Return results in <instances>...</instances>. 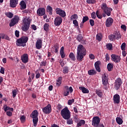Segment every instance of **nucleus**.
<instances>
[{
  "label": "nucleus",
  "mask_w": 127,
  "mask_h": 127,
  "mask_svg": "<svg viewBox=\"0 0 127 127\" xmlns=\"http://www.w3.org/2000/svg\"><path fill=\"white\" fill-rule=\"evenodd\" d=\"M86 55H87L86 48L82 45H78L76 53V60L77 61L82 62Z\"/></svg>",
  "instance_id": "nucleus-1"
},
{
  "label": "nucleus",
  "mask_w": 127,
  "mask_h": 127,
  "mask_svg": "<svg viewBox=\"0 0 127 127\" xmlns=\"http://www.w3.org/2000/svg\"><path fill=\"white\" fill-rule=\"evenodd\" d=\"M27 41H28V37L22 36L16 41V44L17 46L24 47L26 46Z\"/></svg>",
  "instance_id": "nucleus-2"
},
{
  "label": "nucleus",
  "mask_w": 127,
  "mask_h": 127,
  "mask_svg": "<svg viewBox=\"0 0 127 127\" xmlns=\"http://www.w3.org/2000/svg\"><path fill=\"white\" fill-rule=\"evenodd\" d=\"M24 25L22 26L21 29L24 32H27V30L30 27V23H31V19L30 18H24L23 20Z\"/></svg>",
  "instance_id": "nucleus-3"
},
{
  "label": "nucleus",
  "mask_w": 127,
  "mask_h": 127,
  "mask_svg": "<svg viewBox=\"0 0 127 127\" xmlns=\"http://www.w3.org/2000/svg\"><path fill=\"white\" fill-rule=\"evenodd\" d=\"M61 115L64 120H69L71 118V112L67 107H65L61 111Z\"/></svg>",
  "instance_id": "nucleus-4"
},
{
  "label": "nucleus",
  "mask_w": 127,
  "mask_h": 127,
  "mask_svg": "<svg viewBox=\"0 0 127 127\" xmlns=\"http://www.w3.org/2000/svg\"><path fill=\"white\" fill-rule=\"evenodd\" d=\"M30 117L33 119L34 127H36L37 126V123H38V112H37V110L33 111L30 115Z\"/></svg>",
  "instance_id": "nucleus-5"
},
{
  "label": "nucleus",
  "mask_w": 127,
  "mask_h": 127,
  "mask_svg": "<svg viewBox=\"0 0 127 127\" xmlns=\"http://www.w3.org/2000/svg\"><path fill=\"white\" fill-rule=\"evenodd\" d=\"M101 8L104 12V13L108 16H111V13L113 11V8L108 7V5L106 3H103L101 5Z\"/></svg>",
  "instance_id": "nucleus-6"
},
{
  "label": "nucleus",
  "mask_w": 127,
  "mask_h": 127,
  "mask_svg": "<svg viewBox=\"0 0 127 127\" xmlns=\"http://www.w3.org/2000/svg\"><path fill=\"white\" fill-rule=\"evenodd\" d=\"M102 84L105 90H108V86H109V82H108V78L107 77V74L104 73L102 77Z\"/></svg>",
  "instance_id": "nucleus-7"
},
{
  "label": "nucleus",
  "mask_w": 127,
  "mask_h": 127,
  "mask_svg": "<svg viewBox=\"0 0 127 127\" xmlns=\"http://www.w3.org/2000/svg\"><path fill=\"white\" fill-rule=\"evenodd\" d=\"M18 21H19V16L18 15H14V17L11 19L9 24L10 27L14 26L15 24L18 23Z\"/></svg>",
  "instance_id": "nucleus-8"
},
{
  "label": "nucleus",
  "mask_w": 127,
  "mask_h": 127,
  "mask_svg": "<svg viewBox=\"0 0 127 127\" xmlns=\"http://www.w3.org/2000/svg\"><path fill=\"white\" fill-rule=\"evenodd\" d=\"M122 84H123V80L120 77L116 79L115 82L114 83V88L117 90H119L120 88H121V86H122Z\"/></svg>",
  "instance_id": "nucleus-9"
},
{
  "label": "nucleus",
  "mask_w": 127,
  "mask_h": 127,
  "mask_svg": "<svg viewBox=\"0 0 127 127\" xmlns=\"http://www.w3.org/2000/svg\"><path fill=\"white\" fill-rule=\"evenodd\" d=\"M64 95L65 97H67V96H69V93H71L73 92V88H72V86L69 88L68 86H64Z\"/></svg>",
  "instance_id": "nucleus-10"
},
{
  "label": "nucleus",
  "mask_w": 127,
  "mask_h": 127,
  "mask_svg": "<svg viewBox=\"0 0 127 127\" xmlns=\"http://www.w3.org/2000/svg\"><path fill=\"white\" fill-rule=\"evenodd\" d=\"M101 122V119L98 116L93 117L92 121V125L94 126V127H99L100 125V122Z\"/></svg>",
  "instance_id": "nucleus-11"
},
{
  "label": "nucleus",
  "mask_w": 127,
  "mask_h": 127,
  "mask_svg": "<svg viewBox=\"0 0 127 127\" xmlns=\"http://www.w3.org/2000/svg\"><path fill=\"white\" fill-rule=\"evenodd\" d=\"M56 12L57 14H59V15L61 16V17L64 18L65 16H66V12H65V11L60 8H56Z\"/></svg>",
  "instance_id": "nucleus-12"
},
{
  "label": "nucleus",
  "mask_w": 127,
  "mask_h": 127,
  "mask_svg": "<svg viewBox=\"0 0 127 127\" xmlns=\"http://www.w3.org/2000/svg\"><path fill=\"white\" fill-rule=\"evenodd\" d=\"M43 112L44 114L48 115L52 111V108H51V105L48 104L47 106L43 108Z\"/></svg>",
  "instance_id": "nucleus-13"
},
{
  "label": "nucleus",
  "mask_w": 127,
  "mask_h": 127,
  "mask_svg": "<svg viewBox=\"0 0 127 127\" xmlns=\"http://www.w3.org/2000/svg\"><path fill=\"white\" fill-rule=\"evenodd\" d=\"M111 59L115 63H120L122 59L120 56L113 54L111 55Z\"/></svg>",
  "instance_id": "nucleus-14"
},
{
  "label": "nucleus",
  "mask_w": 127,
  "mask_h": 127,
  "mask_svg": "<svg viewBox=\"0 0 127 127\" xmlns=\"http://www.w3.org/2000/svg\"><path fill=\"white\" fill-rule=\"evenodd\" d=\"M46 12V10H45V8L44 7H40L37 10V14L38 16H43L45 15Z\"/></svg>",
  "instance_id": "nucleus-15"
},
{
  "label": "nucleus",
  "mask_w": 127,
  "mask_h": 127,
  "mask_svg": "<svg viewBox=\"0 0 127 127\" xmlns=\"http://www.w3.org/2000/svg\"><path fill=\"white\" fill-rule=\"evenodd\" d=\"M62 23V17L60 16H57L54 20V24L56 26H60Z\"/></svg>",
  "instance_id": "nucleus-16"
},
{
  "label": "nucleus",
  "mask_w": 127,
  "mask_h": 127,
  "mask_svg": "<svg viewBox=\"0 0 127 127\" xmlns=\"http://www.w3.org/2000/svg\"><path fill=\"white\" fill-rule=\"evenodd\" d=\"M113 23H114V19L111 17H109L107 19L106 21V26L107 27H111L112 25H113Z\"/></svg>",
  "instance_id": "nucleus-17"
},
{
  "label": "nucleus",
  "mask_w": 127,
  "mask_h": 127,
  "mask_svg": "<svg viewBox=\"0 0 127 127\" xmlns=\"http://www.w3.org/2000/svg\"><path fill=\"white\" fill-rule=\"evenodd\" d=\"M21 60L23 63L26 64L28 62V55L24 54L21 56Z\"/></svg>",
  "instance_id": "nucleus-18"
},
{
  "label": "nucleus",
  "mask_w": 127,
  "mask_h": 127,
  "mask_svg": "<svg viewBox=\"0 0 127 127\" xmlns=\"http://www.w3.org/2000/svg\"><path fill=\"white\" fill-rule=\"evenodd\" d=\"M120 100H121V97H120V95L117 94L114 95L113 101H114V104H120Z\"/></svg>",
  "instance_id": "nucleus-19"
},
{
  "label": "nucleus",
  "mask_w": 127,
  "mask_h": 127,
  "mask_svg": "<svg viewBox=\"0 0 127 127\" xmlns=\"http://www.w3.org/2000/svg\"><path fill=\"white\" fill-rule=\"evenodd\" d=\"M36 48L37 49H41L42 48V40L38 39L36 43Z\"/></svg>",
  "instance_id": "nucleus-20"
},
{
  "label": "nucleus",
  "mask_w": 127,
  "mask_h": 127,
  "mask_svg": "<svg viewBox=\"0 0 127 127\" xmlns=\"http://www.w3.org/2000/svg\"><path fill=\"white\" fill-rule=\"evenodd\" d=\"M18 4V0H10V6L11 7H16Z\"/></svg>",
  "instance_id": "nucleus-21"
},
{
  "label": "nucleus",
  "mask_w": 127,
  "mask_h": 127,
  "mask_svg": "<svg viewBox=\"0 0 127 127\" xmlns=\"http://www.w3.org/2000/svg\"><path fill=\"white\" fill-rule=\"evenodd\" d=\"M100 65H101V62L99 61H97L94 64L95 69L97 72H101V67H100Z\"/></svg>",
  "instance_id": "nucleus-22"
},
{
  "label": "nucleus",
  "mask_w": 127,
  "mask_h": 127,
  "mask_svg": "<svg viewBox=\"0 0 127 127\" xmlns=\"http://www.w3.org/2000/svg\"><path fill=\"white\" fill-rule=\"evenodd\" d=\"M79 90H81V92L83 93V94H89V89H87L85 87L80 86L79 87Z\"/></svg>",
  "instance_id": "nucleus-23"
},
{
  "label": "nucleus",
  "mask_w": 127,
  "mask_h": 127,
  "mask_svg": "<svg viewBox=\"0 0 127 127\" xmlns=\"http://www.w3.org/2000/svg\"><path fill=\"white\" fill-rule=\"evenodd\" d=\"M47 11L49 13L50 15H52V11H53V8L51 6L48 5L47 7Z\"/></svg>",
  "instance_id": "nucleus-24"
},
{
  "label": "nucleus",
  "mask_w": 127,
  "mask_h": 127,
  "mask_svg": "<svg viewBox=\"0 0 127 127\" xmlns=\"http://www.w3.org/2000/svg\"><path fill=\"white\" fill-rule=\"evenodd\" d=\"M60 54L62 58H65V56H66V55H65V53H64V47H62L60 50Z\"/></svg>",
  "instance_id": "nucleus-25"
},
{
  "label": "nucleus",
  "mask_w": 127,
  "mask_h": 127,
  "mask_svg": "<svg viewBox=\"0 0 127 127\" xmlns=\"http://www.w3.org/2000/svg\"><path fill=\"white\" fill-rule=\"evenodd\" d=\"M88 74L90 76H93V75H96L97 74V71L95 69H90L88 71Z\"/></svg>",
  "instance_id": "nucleus-26"
},
{
  "label": "nucleus",
  "mask_w": 127,
  "mask_h": 127,
  "mask_svg": "<svg viewBox=\"0 0 127 127\" xmlns=\"http://www.w3.org/2000/svg\"><path fill=\"white\" fill-rule=\"evenodd\" d=\"M102 39H103V35L101 33H98L96 35V40L98 41H102Z\"/></svg>",
  "instance_id": "nucleus-27"
},
{
  "label": "nucleus",
  "mask_w": 127,
  "mask_h": 127,
  "mask_svg": "<svg viewBox=\"0 0 127 127\" xmlns=\"http://www.w3.org/2000/svg\"><path fill=\"white\" fill-rule=\"evenodd\" d=\"M107 69L109 72H111L114 69V64L109 63L107 65Z\"/></svg>",
  "instance_id": "nucleus-28"
},
{
  "label": "nucleus",
  "mask_w": 127,
  "mask_h": 127,
  "mask_svg": "<svg viewBox=\"0 0 127 127\" xmlns=\"http://www.w3.org/2000/svg\"><path fill=\"white\" fill-rule=\"evenodd\" d=\"M86 124V121L84 120H81L78 123H77V127H82V126H84Z\"/></svg>",
  "instance_id": "nucleus-29"
},
{
  "label": "nucleus",
  "mask_w": 127,
  "mask_h": 127,
  "mask_svg": "<svg viewBox=\"0 0 127 127\" xmlns=\"http://www.w3.org/2000/svg\"><path fill=\"white\" fill-rule=\"evenodd\" d=\"M69 57L72 61H75L76 60V57L75 56V55H74V53H70L69 54Z\"/></svg>",
  "instance_id": "nucleus-30"
},
{
  "label": "nucleus",
  "mask_w": 127,
  "mask_h": 127,
  "mask_svg": "<svg viewBox=\"0 0 127 127\" xmlns=\"http://www.w3.org/2000/svg\"><path fill=\"white\" fill-rule=\"evenodd\" d=\"M61 84H62V76L59 77L58 80L57 81L56 85L57 87H59Z\"/></svg>",
  "instance_id": "nucleus-31"
},
{
  "label": "nucleus",
  "mask_w": 127,
  "mask_h": 127,
  "mask_svg": "<svg viewBox=\"0 0 127 127\" xmlns=\"http://www.w3.org/2000/svg\"><path fill=\"white\" fill-rule=\"evenodd\" d=\"M114 35L115 36V39H117V40H119V39L122 38V35H121L120 32H115V33H114Z\"/></svg>",
  "instance_id": "nucleus-32"
},
{
  "label": "nucleus",
  "mask_w": 127,
  "mask_h": 127,
  "mask_svg": "<svg viewBox=\"0 0 127 127\" xmlns=\"http://www.w3.org/2000/svg\"><path fill=\"white\" fill-rule=\"evenodd\" d=\"M20 5H21L22 9H25V8H26V3L23 0L21 1L20 3Z\"/></svg>",
  "instance_id": "nucleus-33"
},
{
  "label": "nucleus",
  "mask_w": 127,
  "mask_h": 127,
  "mask_svg": "<svg viewBox=\"0 0 127 127\" xmlns=\"http://www.w3.org/2000/svg\"><path fill=\"white\" fill-rule=\"evenodd\" d=\"M96 94L100 98H102L103 96V92L101 90H96Z\"/></svg>",
  "instance_id": "nucleus-34"
},
{
  "label": "nucleus",
  "mask_w": 127,
  "mask_h": 127,
  "mask_svg": "<svg viewBox=\"0 0 127 127\" xmlns=\"http://www.w3.org/2000/svg\"><path fill=\"white\" fill-rule=\"evenodd\" d=\"M96 16L99 19H102L103 18V15L100 13V10H98L96 12Z\"/></svg>",
  "instance_id": "nucleus-35"
},
{
  "label": "nucleus",
  "mask_w": 127,
  "mask_h": 127,
  "mask_svg": "<svg viewBox=\"0 0 127 127\" xmlns=\"http://www.w3.org/2000/svg\"><path fill=\"white\" fill-rule=\"evenodd\" d=\"M53 49L54 50V52L55 53H58V51H59V46L58 45H55L53 46Z\"/></svg>",
  "instance_id": "nucleus-36"
},
{
  "label": "nucleus",
  "mask_w": 127,
  "mask_h": 127,
  "mask_svg": "<svg viewBox=\"0 0 127 127\" xmlns=\"http://www.w3.org/2000/svg\"><path fill=\"white\" fill-rule=\"evenodd\" d=\"M44 30L45 31H46V32H48V31L49 30V24H48V23H45L44 25Z\"/></svg>",
  "instance_id": "nucleus-37"
},
{
  "label": "nucleus",
  "mask_w": 127,
  "mask_h": 127,
  "mask_svg": "<svg viewBox=\"0 0 127 127\" xmlns=\"http://www.w3.org/2000/svg\"><path fill=\"white\" fill-rule=\"evenodd\" d=\"M5 14L6 16L9 18H12V17H13V14L10 12H6Z\"/></svg>",
  "instance_id": "nucleus-38"
},
{
  "label": "nucleus",
  "mask_w": 127,
  "mask_h": 127,
  "mask_svg": "<svg viewBox=\"0 0 127 127\" xmlns=\"http://www.w3.org/2000/svg\"><path fill=\"white\" fill-rule=\"evenodd\" d=\"M116 122L118 125H122L123 124V119L120 117L116 118Z\"/></svg>",
  "instance_id": "nucleus-39"
},
{
  "label": "nucleus",
  "mask_w": 127,
  "mask_h": 127,
  "mask_svg": "<svg viewBox=\"0 0 127 127\" xmlns=\"http://www.w3.org/2000/svg\"><path fill=\"white\" fill-rule=\"evenodd\" d=\"M63 73H64V74H67V73H69V67H68V66H64L63 70Z\"/></svg>",
  "instance_id": "nucleus-40"
},
{
  "label": "nucleus",
  "mask_w": 127,
  "mask_h": 127,
  "mask_svg": "<svg viewBox=\"0 0 127 127\" xmlns=\"http://www.w3.org/2000/svg\"><path fill=\"white\" fill-rule=\"evenodd\" d=\"M106 48L108 50H112L113 49V45L111 43H108L106 44Z\"/></svg>",
  "instance_id": "nucleus-41"
},
{
  "label": "nucleus",
  "mask_w": 127,
  "mask_h": 127,
  "mask_svg": "<svg viewBox=\"0 0 127 127\" xmlns=\"http://www.w3.org/2000/svg\"><path fill=\"white\" fill-rule=\"evenodd\" d=\"M109 39L110 40H111V41H114V40H116L115 33L114 34H111L109 36Z\"/></svg>",
  "instance_id": "nucleus-42"
},
{
  "label": "nucleus",
  "mask_w": 127,
  "mask_h": 127,
  "mask_svg": "<svg viewBox=\"0 0 127 127\" xmlns=\"http://www.w3.org/2000/svg\"><path fill=\"white\" fill-rule=\"evenodd\" d=\"M89 20V17L88 16H83L82 18V23H85V22H87Z\"/></svg>",
  "instance_id": "nucleus-43"
},
{
  "label": "nucleus",
  "mask_w": 127,
  "mask_h": 127,
  "mask_svg": "<svg viewBox=\"0 0 127 127\" xmlns=\"http://www.w3.org/2000/svg\"><path fill=\"white\" fill-rule=\"evenodd\" d=\"M78 15H77V14H74L70 17V19L71 20H73V19L76 20L78 18Z\"/></svg>",
  "instance_id": "nucleus-44"
},
{
  "label": "nucleus",
  "mask_w": 127,
  "mask_h": 127,
  "mask_svg": "<svg viewBox=\"0 0 127 127\" xmlns=\"http://www.w3.org/2000/svg\"><path fill=\"white\" fill-rule=\"evenodd\" d=\"M74 102L75 100L74 99H69L67 101V105H68L69 106H71V105H72V104H73V103H74Z\"/></svg>",
  "instance_id": "nucleus-45"
},
{
  "label": "nucleus",
  "mask_w": 127,
  "mask_h": 127,
  "mask_svg": "<svg viewBox=\"0 0 127 127\" xmlns=\"http://www.w3.org/2000/svg\"><path fill=\"white\" fill-rule=\"evenodd\" d=\"M86 2L89 4H94L96 2V0H87Z\"/></svg>",
  "instance_id": "nucleus-46"
},
{
  "label": "nucleus",
  "mask_w": 127,
  "mask_h": 127,
  "mask_svg": "<svg viewBox=\"0 0 127 127\" xmlns=\"http://www.w3.org/2000/svg\"><path fill=\"white\" fill-rule=\"evenodd\" d=\"M66 120H67L66 124L67 125H73V120H72V119H68Z\"/></svg>",
  "instance_id": "nucleus-47"
},
{
  "label": "nucleus",
  "mask_w": 127,
  "mask_h": 127,
  "mask_svg": "<svg viewBox=\"0 0 127 127\" xmlns=\"http://www.w3.org/2000/svg\"><path fill=\"white\" fill-rule=\"evenodd\" d=\"M12 93L13 98H15V97H16V95H17V91L16 90L14 89V90H12Z\"/></svg>",
  "instance_id": "nucleus-48"
},
{
  "label": "nucleus",
  "mask_w": 127,
  "mask_h": 127,
  "mask_svg": "<svg viewBox=\"0 0 127 127\" xmlns=\"http://www.w3.org/2000/svg\"><path fill=\"white\" fill-rule=\"evenodd\" d=\"M73 24H74V26H76V27H79V23L77 20H74L73 21Z\"/></svg>",
  "instance_id": "nucleus-49"
},
{
  "label": "nucleus",
  "mask_w": 127,
  "mask_h": 127,
  "mask_svg": "<svg viewBox=\"0 0 127 127\" xmlns=\"http://www.w3.org/2000/svg\"><path fill=\"white\" fill-rule=\"evenodd\" d=\"M63 107L62 105L60 104H59L57 106V109L59 111V112H60L61 110L63 109Z\"/></svg>",
  "instance_id": "nucleus-50"
},
{
  "label": "nucleus",
  "mask_w": 127,
  "mask_h": 127,
  "mask_svg": "<svg viewBox=\"0 0 127 127\" xmlns=\"http://www.w3.org/2000/svg\"><path fill=\"white\" fill-rule=\"evenodd\" d=\"M82 39H83V36H82V35L81 34L78 35L77 38V40H78V41L80 42Z\"/></svg>",
  "instance_id": "nucleus-51"
},
{
  "label": "nucleus",
  "mask_w": 127,
  "mask_h": 127,
  "mask_svg": "<svg viewBox=\"0 0 127 127\" xmlns=\"http://www.w3.org/2000/svg\"><path fill=\"white\" fill-rule=\"evenodd\" d=\"M47 64V62L46 61L41 62L40 64V67H42V66H46Z\"/></svg>",
  "instance_id": "nucleus-52"
},
{
  "label": "nucleus",
  "mask_w": 127,
  "mask_h": 127,
  "mask_svg": "<svg viewBox=\"0 0 127 127\" xmlns=\"http://www.w3.org/2000/svg\"><path fill=\"white\" fill-rule=\"evenodd\" d=\"M89 23H90L91 26H94V25H95V21H94V20H93V19H90Z\"/></svg>",
  "instance_id": "nucleus-53"
},
{
  "label": "nucleus",
  "mask_w": 127,
  "mask_h": 127,
  "mask_svg": "<svg viewBox=\"0 0 127 127\" xmlns=\"http://www.w3.org/2000/svg\"><path fill=\"white\" fill-rule=\"evenodd\" d=\"M96 12H93L91 13V17L92 18H93V19H96V18H97V16H96Z\"/></svg>",
  "instance_id": "nucleus-54"
},
{
  "label": "nucleus",
  "mask_w": 127,
  "mask_h": 127,
  "mask_svg": "<svg viewBox=\"0 0 127 127\" xmlns=\"http://www.w3.org/2000/svg\"><path fill=\"white\" fill-rule=\"evenodd\" d=\"M89 58L91 60H94V59H95V55L92 54H90L89 55Z\"/></svg>",
  "instance_id": "nucleus-55"
},
{
  "label": "nucleus",
  "mask_w": 127,
  "mask_h": 127,
  "mask_svg": "<svg viewBox=\"0 0 127 127\" xmlns=\"http://www.w3.org/2000/svg\"><path fill=\"white\" fill-rule=\"evenodd\" d=\"M38 72V70H36L35 73L36 74V79H38L39 78H40V73L39 72Z\"/></svg>",
  "instance_id": "nucleus-56"
},
{
  "label": "nucleus",
  "mask_w": 127,
  "mask_h": 127,
  "mask_svg": "<svg viewBox=\"0 0 127 127\" xmlns=\"http://www.w3.org/2000/svg\"><path fill=\"white\" fill-rule=\"evenodd\" d=\"M4 108V112H7L8 111H9V107L6 106V105H4L3 106Z\"/></svg>",
  "instance_id": "nucleus-57"
},
{
  "label": "nucleus",
  "mask_w": 127,
  "mask_h": 127,
  "mask_svg": "<svg viewBox=\"0 0 127 127\" xmlns=\"http://www.w3.org/2000/svg\"><path fill=\"white\" fill-rule=\"evenodd\" d=\"M20 120L21 123H23L24 122H25V116H22L20 117Z\"/></svg>",
  "instance_id": "nucleus-58"
},
{
  "label": "nucleus",
  "mask_w": 127,
  "mask_h": 127,
  "mask_svg": "<svg viewBox=\"0 0 127 127\" xmlns=\"http://www.w3.org/2000/svg\"><path fill=\"white\" fill-rule=\"evenodd\" d=\"M121 49H122V50H126V43H123L121 45Z\"/></svg>",
  "instance_id": "nucleus-59"
},
{
  "label": "nucleus",
  "mask_w": 127,
  "mask_h": 127,
  "mask_svg": "<svg viewBox=\"0 0 127 127\" xmlns=\"http://www.w3.org/2000/svg\"><path fill=\"white\" fill-rule=\"evenodd\" d=\"M121 28L124 30V31H127V26H126V25H121Z\"/></svg>",
  "instance_id": "nucleus-60"
},
{
  "label": "nucleus",
  "mask_w": 127,
  "mask_h": 127,
  "mask_svg": "<svg viewBox=\"0 0 127 127\" xmlns=\"http://www.w3.org/2000/svg\"><path fill=\"white\" fill-rule=\"evenodd\" d=\"M15 35L16 37H19V31L16 30L15 31Z\"/></svg>",
  "instance_id": "nucleus-61"
},
{
  "label": "nucleus",
  "mask_w": 127,
  "mask_h": 127,
  "mask_svg": "<svg viewBox=\"0 0 127 127\" xmlns=\"http://www.w3.org/2000/svg\"><path fill=\"white\" fill-rule=\"evenodd\" d=\"M6 114L8 117H11L12 116V113L10 111H7Z\"/></svg>",
  "instance_id": "nucleus-62"
},
{
  "label": "nucleus",
  "mask_w": 127,
  "mask_h": 127,
  "mask_svg": "<svg viewBox=\"0 0 127 127\" xmlns=\"http://www.w3.org/2000/svg\"><path fill=\"white\" fill-rule=\"evenodd\" d=\"M59 63H60V65H61V67H64V65H65V64H64V62H63V61H62L61 60L59 61Z\"/></svg>",
  "instance_id": "nucleus-63"
},
{
  "label": "nucleus",
  "mask_w": 127,
  "mask_h": 127,
  "mask_svg": "<svg viewBox=\"0 0 127 127\" xmlns=\"http://www.w3.org/2000/svg\"><path fill=\"white\" fill-rule=\"evenodd\" d=\"M4 70L5 69L3 67H1V68L0 69V73L1 74H4Z\"/></svg>",
  "instance_id": "nucleus-64"
}]
</instances>
